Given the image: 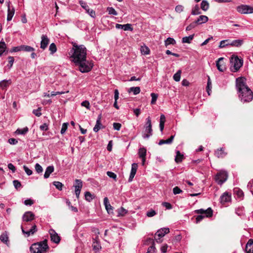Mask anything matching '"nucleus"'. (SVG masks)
Wrapping results in <instances>:
<instances>
[{
    "label": "nucleus",
    "mask_w": 253,
    "mask_h": 253,
    "mask_svg": "<svg viewBox=\"0 0 253 253\" xmlns=\"http://www.w3.org/2000/svg\"><path fill=\"white\" fill-rule=\"evenodd\" d=\"M73 47L70 49L69 55L71 61L78 67L82 73H88L93 66L92 61L86 59L87 49L84 45H78L76 42H72Z\"/></svg>",
    "instance_id": "f257e3e1"
},
{
    "label": "nucleus",
    "mask_w": 253,
    "mask_h": 253,
    "mask_svg": "<svg viewBox=\"0 0 253 253\" xmlns=\"http://www.w3.org/2000/svg\"><path fill=\"white\" fill-rule=\"evenodd\" d=\"M236 86L239 98L242 102H250L253 100V91L246 84L245 78L240 77L236 79Z\"/></svg>",
    "instance_id": "f03ea898"
},
{
    "label": "nucleus",
    "mask_w": 253,
    "mask_h": 253,
    "mask_svg": "<svg viewBox=\"0 0 253 253\" xmlns=\"http://www.w3.org/2000/svg\"><path fill=\"white\" fill-rule=\"evenodd\" d=\"M48 249L47 240L32 244L30 248L31 253H45Z\"/></svg>",
    "instance_id": "7ed1b4c3"
},
{
    "label": "nucleus",
    "mask_w": 253,
    "mask_h": 253,
    "mask_svg": "<svg viewBox=\"0 0 253 253\" xmlns=\"http://www.w3.org/2000/svg\"><path fill=\"white\" fill-rule=\"evenodd\" d=\"M195 212L197 213L200 214L196 218V222L197 223L202 220L205 217H210L212 215V210L211 208H209L207 210L199 209L196 210Z\"/></svg>",
    "instance_id": "20e7f679"
},
{
    "label": "nucleus",
    "mask_w": 253,
    "mask_h": 253,
    "mask_svg": "<svg viewBox=\"0 0 253 253\" xmlns=\"http://www.w3.org/2000/svg\"><path fill=\"white\" fill-rule=\"evenodd\" d=\"M230 69L233 72H237L242 66L243 60L238 56H232L230 59Z\"/></svg>",
    "instance_id": "39448f33"
},
{
    "label": "nucleus",
    "mask_w": 253,
    "mask_h": 253,
    "mask_svg": "<svg viewBox=\"0 0 253 253\" xmlns=\"http://www.w3.org/2000/svg\"><path fill=\"white\" fill-rule=\"evenodd\" d=\"M169 232V228H162L159 229L156 233L155 234V240L157 243H161L162 240L161 238L163 237L166 234H168Z\"/></svg>",
    "instance_id": "423d86ee"
},
{
    "label": "nucleus",
    "mask_w": 253,
    "mask_h": 253,
    "mask_svg": "<svg viewBox=\"0 0 253 253\" xmlns=\"http://www.w3.org/2000/svg\"><path fill=\"white\" fill-rule=\"evenodd\" d=\"M237 10L241 14H250L253 13V6L242 4L237 7Z\"/></svg>",
    "instance_id": "0eeeda50"
},
{
    "label": "nucleus",
    "mask_w": 253,
    "mask_h": 253,
    "mask_svg": "<svg viewBox=\"0 0 253 253\" xmlns=\"http://www.w3.org/2000/svg\"><path fill=\"white\" fill-rule=\"evenodd\" d=\"M227 173L225 171H221L217 173L215 176L216 182L222 185L227 179Z\"/></svg>",
    "instance_id": "6e6552de"
},
{
    "label": "nucleus",
    "mask_w": 253,
    "mask_h": 253,
    "mask_svg": "<svg viewBox=\"0 0 253 253\" xmlns=\"http://www.w3.org/2000/svg\"><path fill=\"white\" fill-rule=\"evenodd\" d=\"M79 3L81 6L85 10L86 13H87L91 17L95 18V11L93 9H89V6L87 5V3L82 0H80Z\"/></svg>",
    "instance_id": "1a4fd4ad"
},
{
    "label": "nucleus",
    "mask_w": 253,
    "mask_h": 253,
    "mask_svg": "<svg viewBox=\"0 0 253 253\" xmlns=\"http://www.w3.org/2000/svg\"><path fill=\"white\" fill-rule=\"evenodd\" d=\"M49 233L50 236L51 241L56 244H58L60 242V238L54 230L50 229L49 230Z\"/></svg>",
    "instance_id": "9d476101"
},
{
    "label": "nucleus",
    "mask_w": 253,
    "mask_h": 253,
    "mask_svg": "<svg viewBox=\"0 0 253 253\" xmlns=\"http://www.w3.org/2000/svg\"><path fill=\"white\" fill-rule=\"evenodd\" d=\"M21 228L22 233L26 235V237H29L31 235H33L37 231V226L36 225L32 226V228L28 231H26L24 230V224H22L21 226Z\"/></svg>",
    "instance_id": "9b49d317"
},
{
    "label": "nucleus",
    "mask_w": 253,
    "mask_h": 253,
    "mask_svg": "<svg viewBox=\"0 0 253 253\" xmlns=\"http://www.w3.org/2000/svg\"><path fill=\"white\" fill-rule=\"evenodd\" d=\"M35 214L31 211H28L24 213L22 216L23 221L30 222L34 219Z\"/></svg>",
    "instance_id": "f8f14e48"
},
{
    "label": "nucleus",
    "mask_w": 253,
    "mask_h": 253,
    "mask_svg": "<svg viewBox=\"0 0 253 253\" xmlns=\"http://www.w3.org/2000/svg\"><path fill=\"white\" fill-rule=\"evenodd\" d=\"M137 168H138L137 164L133 163L131 165V171H130V173L129 177L128 178V182L132 181L133 178H134V177L136 174Z\"/></svg>",
    "instance_id": "ddd939ff"
},
{
    "label": "nucleus",
    "mask_w": 253,
    "mask_h": 253,
    "mask_svg": "<svg viewBox=\"0 0 253 253\" xmlns=\"http://www.w3.org/2000/svg\"><path fill=\"white\" fill-rule=\"evenodd\" d=\"M41 39V48L42 49H44L46 48L49 42V39L46 35H42Z\"/></svg>",
    "instance_id": "4468645a"
},
{
    "label": "nucleus",
    "mask_w": 253,
    "mask_h": 253,
    "mask_svg": "<svg viewBox=\"0 0 253 253\" xmlns=\"http://www.w3.org/2000/svg\"><path fill=\"white\" fill-rule=\"evenodd\" d=\"M115 27L116 29H122L124 31H133V28L132 27V25L130 24H126L124 25L116 24Z\"/></svg>",
    "instance_id": "2eb2a0df"
},
{
    "label": "nucleus",
    "mask_w": 253,
    "mask_h": 253,
    "mask_svg": "<svg viewBox=\"0 0 253 253\" xmlns=\"http://www.w3.org/2000/svg\"><path fill=\"white\" fill-rule=\"evenodd\" d=\"M15 13V9L13 6H10L9 3L8 4L7 9V20L9 21L12 20V18Z\"/></svg>",
    "instance_id": "dca6fc26"
},
{
    "label": "nucleus",
    "mask_w": 253,
    "mask_h": 253,
    "mask_svg": "<svg viewBox=\"0 0 253 253\" xmlns=\"http://www.w3.org/2000/svg\"><path fill=\"white\" fill-rule=\"evenodd\" d=\"M231 195L228 193H223L220 197V202L222 204L229 202L231 201Z\"/></svg>",
    "instance_id": "f3484780"
},
{
    "label": "nucleus",
    "mask_w": 253,
    "mask_h": 253,
    "mask_svg": "<svg viewBox=\"0 0 253 253\" xmlns=\"http://www.w3.org/2000/svg\"><path fill=\"white\" fill-rule=\"evenodd\" d=\"M214 155L218 158H223L227 155V153L222 148H220L215 151Z\"/></svg>",
    "instance_id": "a211bd4d"
},
{
    "label": "nucleus",
    "mask_w": 253,
    "mask_h": 253,
    "mask_svg": "<svg viewBox=\"0 0 253 253\" xmlns=\"http://www.w3.org/2000/svg\"><path fill=\"white\" fill-rule=\"evenodd\" d=\"M247 253H253V240L250 239L246 246L245 249Z\"/></svg>",
    "instance_id": "6ab92c4d"
},
{
    "label": "nucleus",
    "mask_w": 253,
    "mask_h": 253,
    "mask_svg": "<svg viewBox=\"0 0 253 253\" xmlns=\"http://www.w3.org/2000/svg\"><path fill=\"white\" fill-rule=\"evenodd\" d=\"M147 242H149V243H152V245L148 249V250H147V252L146 253H156V249L155 247L154 240L152 239H151V238H149L147 240Z\"/></svg>",
    "instance_id": "aec40b11"
},
{
    "label": "nucleus",
    "mask_w": 253,
    "mask_h": 253,
    "mask_svg": "<svg viewBox=\"0 0 253 253\" xmlns=\"http://www.w3.org/2000/svg\"><path fill=\"white\" fill-rule=\"evenodd\" d=\"M243 43V40L241 39H238L233 40L231 42H228L227 44H230V45L235 47H240Z\"/></svg>",
    "instance_id": "412c9836"
},
{
    "label": "nucleus",
    "mask_w": 253,
    "mask_h": 253,
    "mask_svg": "<svg viewBox=\"0 0 253 253\" xmlns=\"http://www.w3.org/2000/svg\"><path fill=\"white\" fill-rule=\"evenodd\" d=\"M223 59L224 58L223 57H220L216 62L217 68L220 72H223L225 69V66L221 63V62L223 60Z\"/></svg>",
    "instance_id": "4be33fe9"
},
{
    "label": "nucleus",
    "mask_w": 253,
    "mask_h": 253,
    "mask_svg": "<svg viewBox=\"0 0 253 253\" xmlns=\"http://www.w3.org/2000/svg\"><path fill=\"white\" fill-rule=\"evenodd\" d=\"M209 20L208 17L205 15H201L199 17L195 22L197 25L202 24L203 23H205L208 22Z\"/></svg>",
    "instance_id": "5701e85b"
},
{
    "label": "nucleus",
    "mask_w": 253,
    "mask_h": 253,
    "mask_svg": "<svg viewBox=\"0 0 253 253\" xmlns=\"http://www.w3.org/2000/svg\"><path fill=\"white\" fill-rule=\"evenodd\" d=\"M101 115H99L97 119L96 125L93 128V131L95 132H98L99 130L101 128V126H102V124L101 123Z\"/></svg>",
    "instance_id": "b1692460"
},
{
    "label": "nucleus",
    "mask_w": 253,
    "mask_h": 253,
    "mask_svg": "<svg viewBox=\"0 0 253 253\" xmlns=\"http://www.w3.org/2000/svg\"><path fill=\"white\" fill-rule=\"evenodd\" d=\"M11 84V80H4L0 82V87L2 89H6Z\"/></svg>",
    "instance_id": "393cba45"
},
{
    "label": "nucleus",
    "mask_w": 253,
    "mask_h": 253,
    "mask_svg": "<svg viewBox=\"0 0 253 253\" xmlns=\"http://www.w3.org/2000/svg\"><path fill=\"white\" fill-rule=\"evenodd\" d=\"M54 169V167L53 166H48L46 169L45 173L44 174V178H47L49 177L50 174L53 172Z\"/></svg>",
    "instance_id": "a878e982"
},
{
    "label": "nucleus",
    "mask_w": 253,
    "mask_h": 253,
    "mask_svg": "<svg viewBox=\"0 0 253 253\" xmlns=\"http://www.w3.org/2000/svg\"><path fill=\"white\" fill-rule=\"evenodd\" d=\"M104 205L105 207V208H106L107 212L109 213L111 212L113 210V208L111 206V205L110 204L109 200L107 197H105L104 199Z\"/></svg>",
    "instance_id": "bb28decb"
},
{
    "label": "nucleus",
    "mask_w": 253,
    "mask_h": 253,
    "mask_svg": "<svg viewBox=\"0 0 253 253\" xmlns=\"http://www.w3.org/2000/svg\"><path fill=\"white\" fill-rule=\"evenodd\" d=\"M145 133L143 135L144 138H148L152 134V126H145Z\"/></svg>",
    "instance_id": "cd10ccee"
},
{
    "label": "nucleus",
    "mask_w": 253,
    "mask_h": 253,
    "mask_svg": "<svg viewBox=\"0 0 253 253\" xmlns=\"http://www.w3.org/2000/svg\"><path fill=\"white\" fill-rule=\"evenodd\" d=\"M92 248L93 250L96 253L98 252L101 249V247L99 243L97 241L96 239H94L92 243Z\"/></svg>",
    "instance_id": "c85d7f7f"
},
{
    "label": "nucleus",
    "mask_w": 253,
    "mask_h": 253,
    "mask_svg": "<svg viewBox=\"0 0 253 253\" xmlns=\"http://www.w3.org/2000/svg\"><path fill=\"white\" fill-rule=\"evenodd\" d=\"M174 135H171L169 138L167 140L161 139L159 142V145H161L164 144H170L172 142Z\"/></svg>",
    "instance_id": "c756f323"
},
{
    "label": "nucleus",
    "mask_w": 253,
    "mask_h": 253,
    "mask_svg": "<svg viewBox=\"0 0 253 253\" xmlns=\"http://www.w3.org/2000/svg\"><path fill=\"white\" fill-rule=\"evenodd\" d=\"M212 84L211 79L209 76H208V82L206 87L207 92L209 95H210L211 92Z\"/></svg>",
    "instance_id": "7c9ffc66"
},
{
    "label": "nucleus",
    "mask_w": 253,
    "mask_h": 253,
    "mask_svg": "<svg viewBox=\"0 0 253 253\" xmlns=\"http://www.w3.org/2000/svg\"><path fill=\"white\" fill-rule=\"evenodd\" d=\"M176 153V155L175 158V162L177 163L181 162L184 158L183 155L181 154L179 151H177Z\"/></svg>",
    "instance_id": "2f4dec72"
},
{
    "label": "nucleus",
    "mask_w": 253,
    "mask_h": 253,
    "mask_svg": "<svg viewBox=\"0 0 253 253\" xmlns=\"http://www.w3.org/2000/svg\"><path fill=\"white\" fill-rule=\"evenodd\" d=\"M140 51L141 53L143 55H148L150 52L149 47L145 45L141 46Z\"/></svg>",
    "instance_id": "473e14b6"
},
{
    "label": "nucleus",
    "mask_w": 253,
    "mask_h": 253,
    "mask_svg": "<svg viewBox=\"0 0 253 253\" xmlns=\"http://www.w3.org/2000/svg\"><path fill=\"white\" fill-rule=\"evenodd\" d=\"M147 150L144 147L139 148L138 150V156L140 158H145L146 156Z\"/></svg>",
    "instance_id": "72a5a7b5"
},
{
    "label": "nucleus",
    "mask_w": 253,
    "mask_h": 253,
    "mask_svg": "<svg viewBox=\"0 0 253 253\" xmlns=\"http://www.w3.org/2000/svg\"><path fill=\"white\" fill-rule=\"evenodd\" d=\"M201 8L204 11H207L209 8V3L208 1L203 0L201 3Z\"/></svg>",
    "instance_id": "f704fd0d"
},
{
    "label": "nucleus",
    "mask_w": 253,
    "mask_h": 253,
    "mask_svg": "<svg viewBox=\"0 0 253 253\" xmlns=\"http://www.w3.org/2000/svg\"><path fill=\"white\" fill-rule=\"evenodd\" d=\"M194 37V35H192L188 37H183L182 39V42L183 43H190L193 40Z\"/></svg>",
    "instance_id": "c9c22d12"
},
{
    "label": "nucleus",
    "mask_w": 253,
    "mask_h": 253,
    "mask_svg": "<svg viewBox=\"0 0 253 253\" xmlns=\"http://www.w3.org/2000/svg\"><path fill=\"white\" fill-rule=\"evenodd\" d=\"M129 92H133L134 95H137L139 94L140 92V88L138 86L136 87H131L129 88L128 90Z\"/></svg>",
    "instance_id": "e433bc0d"
},
{
    "label": "nucleus",
    "mask_w": 253,
    "mask_h": 253,
    "mask_svg": "<svg viewBox=\"0 0 253 253\" xmlns=\"http://www.w3.org/2000/svg\"><path fill=\"white\" fill-rule=\"evenodd\" d=\"M28 130L29 129L27 127H24L22 129L18 128L16 130L15 133L18 134L24 135L27 133Z\"/></svg>",
    "instance_id": "4c0bfd02"
},
{
    "label": "nucleus",
    "mask_w": 253,
    "mask_h": 253,
    "mask_svg": "<svg viewBox=\"0 0 253 253\" xmlns=\"http://www.w3.org/2000/svg\"><path fill=\"white\" fill-rule=\"evenodd\" d=\"M176 43V42L174 40V39L172 38H168L165 41V44L166 46H167L169 44H172L174 45Z\"/></svg>",
    "instance_id": "58836bf2"
},
{
    "label": "nucleus",
    "mask_w": 253,
    "mask_h": 253,
    "mask_svg": "<svg viewBox=\"0 0 253 253\" xmlns=\"http://www.w3.org/2000/svg\"><path fill=\"white\" fill-rule=\"evenodd\" d=\"M85 199L88 202H90L94 198V196L89 192H86L84 194Z\"/></svg>",
    "instance_id": "ea45409f"
},
{
    "label": "nucleus",
    "mask_w": 253,
    "mask_h": 253,
    "mask_svg": "<svg viewBox=\"0 0 253 253\" xmlns=\"http://www.w3.org/2000/svg\"><path fill=\"white\" fill-rule=\"evenodd\" d=\"M181 71L178 70L175 74H174L173 78L176 82H179L180 80Z\"/></svg>",
    "instance_id": "a19ab883"
},
{
    "label": "nucleus",
    "mask_w": 253,
    "mask_h": 253,
    "mask_svg": "<svg viewBox=\"0 0 253 253\" xmlns=\"http://www.w3.org/2000/svg\"><path fill=\"white\" fill-rule=\"evenodd\" d=\"M201 11H200V8L198 5H196L195 7L192 9V15H199L201 14Z\"/></svg>",
    "instance_id": "79ce46f5"
},
{
    "label": "nucleus",
    "mask_w": 253,
    "mask_h": 253,
    "mask_svg": "<svg viewBox=\"0 0 253 253\" xmlns=\"http://www.w3.org/2000/svg\"><path fill=\"white\" fill-rule=\"evenodd\" d=\"M75 189H82L83 186V182L81 179H76L75 180Z\"/></svg>",
    "instance_id": "37998d69"
},
{
    "label": "nucleus",
    "mask_w": 253,
    "mask_h": 253,
    "mask_svg": "<svg viewBox=\"0 0 253 253\" xmlns=\"http://www.w3.org/2000/svg\"><path fill=\"white\" fill-rule=\"evenodd\" d=\"M49 50L50 51V53L51 54H53L56 52L57 48L54 43H52L51 44H50L49 47Z\"/></svg>",
    "instance_id": "c03bdc74"
},
{
    "label": "nucleus",
    "mask_w": 253,
    "mask_h": 253,
    "mask_svg": "<svg viewBox=\"0 0 253 253\" xmlns=\"http://www.w3.org/2000/svg\"><path fill=\"white\" fill-rule=\"evenodd\" d=\"M22 50L27 52L34 51L35 49L29 45H22Z\"/></svg>",
    "instance_id": "a18cd8bd"
},
{
    "label": "nucleus",
    "mask_w": 253,
    "mask_h": 253,
    "mask_svg": "<svg viewBox=\"0 0 253 253\" xmlns=\"http://www.w3.org/2000/svg\"><path fill=\"white\" fill-rule=\"evenodd\" d=\"M107 11H108L109 14L113 15H117L118 13L116 11V10L112 7H108L107 8Z\"/></svg>",
    "instance_id": "49530a36"
},
{
    "label": "nucleus",
    "mask_w": 253,
    "mask_h": 253,
    "mask_svg": "<svg viewBox=\"0 0 253 253\" xmlns=\"http://www.w3.org/2000/svg\"><path fill=\"white\" fill-rule=\"evenodd\" d=\"M6 44L4 42H0V56L5 51Z\"/></svg>",
    "instance_id": "de8ad7c7"
},
{
    "label": "nucleus",
    "mask_w": 253,
    "mask_h": 253,
    "mask_svg": "<svg viewBox=\"0 0 253 253\" xmlns=\"http://www.w3.org/2000/svg\"><path fill=\"white\" fill-rule=\"evenodd\" d=\"M0 239L1 242L6 244L8 241V237L6 234L3 233L0 235Z\"/></svg>",
    "instance_id": "09e8293b"
},
{
    "label": "nucleus",
    "mask_w": 253,
    "mask_h": 253,
    "mask_svg": "<svg viewBox=\"0 0 253 253\" xmlns=\"http://www.w3.org/2000/svg\"><path fill=\"white\" fill-rule=\"evenodd\" d=\"M228 42H229L228 40H225L220 41L219 45V48H222L225 47L226 46L230 45V44H227Z\"/></svg>",
    "instance_id": "8fccbe9b"
},
{
    "label": "nucleus",
    "mask_w": 253,
    "mask_h": 253,
    "mask_svg": "<svg viewBox=\"0 0 253 253\" xmlns=\"http://www.w3.org/2000/svg\"><path fill=\"white\" fill-rule=\"evenodd\" d=\"M53 184L57 189L59 190H62L63 185L61 182L59 181H54L53 182Z\"/></svg>",
    "instance_id": "3c124183"
},
{
    "label": "nucleus",
    "mask_w": 253,
    "mask_h": 253,
    "mask_svg": "<svg viewBox=\"0 0 253 253\" xmlns=\"http://www.w3.org/2000/svg\"><path fill=\"white\" fill-rule=\"evenodd\" d=\"M234 192L239 198H241L243 196V192L239 188H235L234 189Z\"/></svg>",
    "instance_id": "603ef678"
},
{
    "label": "nucleus",
    "mask_w": 253,
    "mask_h": 253,
    "mask_svg": "<svg viewBox=\"0 0 253 253\" xmlns=\"http://www.w3.org/2000/svg\"><path fill=\"white\" fill-rule=\"evenodd\" d=\"M35 170L37 173H40L42 172L43 169L42 167L38 163L35 165Z\"/></svg>",
    "instance_id": "864d4df0"
},
{
    "label": "nucleus",
    "mask_w": 253,
    "mask_h": 253,
    "mask_svg": "<svg viewBox=\"0 0 253 253\" xmlns=\"http://www.w3.org/2000/svg\"><path fill=\"white\" fill-rule=\"evenodd\" d=\"M107 175L110 178H113L114 180L117 181V175L112 171H107Z\"/></svg>",
    "instance_id": "5fc2aeb1"
},
{
    "label": "nucleus",
    "mask_w": 253,
    "mask_h": 253,
    "mask_svg": "<svg viewBox=\"0 0 253 253\" xmlns=\"http://www.w3.org/2000/svg\"><path fill=\"white\" fill-rule=\"evenodd\" d=\"M151 96L152 97V100H151V103L152 104H155L156 100L157 99L158 95H157V94H156L154 93H152L151 94Z\"/></svg>",
    "instance_id": "6e6d98bb"
},
{
    "label": "nucleus",
    "mask_w": 253,
    "mask_h": 253,
    "mask_svg": "<svg viewBox=\"0 0 253 253\" xmlns=\"http://www.w3.org/2000/svg\"><path fill=\"white\" fill-rule=\"evenodd\" d=\"M156 214V212L153 210H150V211H148L146 213V215L148 216V217H153L154 216V215H155Z\"/></svg>",
    "instance_id": "4d7b16f0"
},
{
    "label": "nucleus",
    "mask_w": 253,
    "mask_h": 253,
    "mask_svg": "<svg viewBox=\"0 0 253 253\" xmlns=\"http://www.w3.org/2000/svg\"><path fill=\"white\" fill-rule=\"evenodd\" d=\"M197 25V24H196V23L195 21L194 22H193V23H191L189 25H188L186 28V31H190V30L194 29L196 26Z\"/></svg>",
    "instance_id": "13d9d810"
},
{
    "label": "nucleus",
    "mask_w": 253,
    "mask_h": 253,
    "mask_svg": "<svg viewBox=\"0 0 253 253\" xmlns=\"http://www.w3.org/2000/svg\"><path fill=\"white\" fill-rule=\"evenodd\" d=\"M68 125V123H64L63 124L62 128L61 129V131H60L61 134H63L66 132V131L67 129Z\"/></svg>",
    "instance_id": "bf43d9fd"
},
{
    "label": "nucleus",
    "mask_w": 253,
    "mask_h": 253,
    "mask_svg": "<svg viewBox=\"0 0 253 253\" xmlns=\"http://www.w3.org/2000/svg\"><path fill=\"white\" fill-rule=\"evenodd\" d=\"M13 185L14 186V187L18 189V188H20L21 186V183L17 180H14L13 181Z\"/></svg>",
    "instance_id": "052dcab7"
},
{
    "label": "nucleus",
    "mask_w": 253,
    "mask_h": 253,
    "mask_svg": "<svg viewBox=\"0 0 253 253\" xmlns=\"http://www.w3.org/2000/svg\"><path fill=\"white\" fill-rule=\"evenodd\" d=\"M23 169L28 175H31L33 173V171L31 169H29L26 166H23Z\"/></svg>",
    "instance_id": "680f3d73"
},
{
    "label": "nucleus",
    "mask_w": 253,
    "mask_h": 253,
    "mask_svg": "<svg viewBox=\"0 0 253 253\" xmlns=\"http://www.w3.org/2000/svg\"><path fill=\"white\" fill-rule=\"evenodd\" d=\"M8 66H9V68H10L12 66L13 64L14 63V57L12 56H9L8 57Z\"/></svg>",
    "instance_id": "e2e57ef3"
},
{
    "label": "nucleus",
    "mask_w": 253,
    "mask_h": 253,
    "mask_svg": "<svg viewBox=\"0 0 253 253\" xmlns=\"http://www.w3.org/2000/svg\"><path fill=\"white\" fill-rule=\"evenodd\" d=\"M81 105L82 106L85 107L87 109H88V110L90 109V106L89 102L88 101L85 100V101H83L81 103Z\"/></svg>",
    "instance_id": "0e129e2a"
},
{
    "label": "nucleus",
    "mask_w": 253,
    "mask_h": 253,
    "mask_svg": "<svg viewBox=\"0 0 253 253\" xmlns=\"http://www.w3.org/2000/svg\"><path fill=\"white\" fill-rule=\"evenodd\" d=\"M182 191L177 186H176L173 189V193L174 194H178L182 193Z\"/></svg>",
    "instance_id": "69168bd1"
},
{
    "label": "nucleus",
    "mask_w": 253,
    "mask_h": 253,
    "mask_svg": "<svg viewBox=\"0 0 253 253\" xmlns=\"http://www.w3.org/2000/svg\"><path fill=\"white\" fill-rule=\"evenodd\" d=\"M40 128L42 131H46L48 129V126L46 123H44L42 125L40 126Z\"/></svg>",
    "instance_id": "338daca9"
},
{
    "label": "nucleus",
    "mask_w": 253,
    "mask_h": 253,
    "mask_svg": "<svg viewBox=\"0 0 253 253\" xmlns=\"http://www.w3.org/2000/svg\"><path fill=\"white\" fill-rule=\"evenodd\" d=\"M183 9H184V7L182 5H178L175 7V10L177 12L180 13L182 11H183Z\"/></svg>",
    "instance_id": "774afa93"
}]
</instances>
